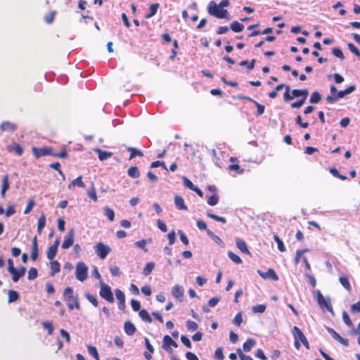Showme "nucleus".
I'll list each match as a JSON object with an SVG mask.
<instances>
[{
	"label": "nucleus",
	"instance_id": "f257e3e1",
	"mask_svg": "<svg viewBox=\"0 0 360 360\" xmlns=\"http://www.w3.org/2000/svg\"><path fill=\"white\" fill-rule=\"evenodd\" d=\"M207 12L210 15L220 19H229V13L226 9L220 7L215 1H211L207 5Z\"/></svg>",
	"mask_w": 360,
	"mask_h": 360
},
{
	"label": "nucleus",
	"instance_id": "f03ea898",
	"mask_svg": "<svg viewBox=\"0 0 360 360\" xmlns=\"http://www.w3.org/2000/svg\"><path fill=\"white\" fill-rule=\"evenodd\" d=\"M63 296L67 302V305L70 310L74 308L79 309L80 308L79 303L77 295H75L74 290L70 287H67L64 290Z\"/></svg>",
	"mask_w": 360,
	"mask_h": 360
},
{
	"label": "nucleus",
	"instance_id": "7ed1b4c3",
	"mask_svg": "<svg viewBox=\"0 0 360 360\" xmlns=\"http://www.w3.org/2000/svg\"><path fill=\"white\" fill-rule=\"evenodd\" d=\"M75 276L79 281H84L88 276V267L83 262L77 263L75 270Z\"/></svg>",
	"mask_w": 360,
	"mask_h": 360
},
{
	"label": "nucleus",
	"instance_id": "20e7f679",
	"mask_svg": "<svg viewBox=\"0 0 360 360\" xmlns=\"http://www.w3.org/2000/svg\"><path fill=\"white\" fill-rule=\"evenodd\" d=\"M95 251L100 259H105L111 251V248L101 242H98L95 246Z\"/></svg>",
	"mask_w": 360,
	"mask_h": 360
},
{
	"label": "nucleus",
	"instance_id": "39448f33",
	"mask_svg": "<svg viewBox=\"0 0 360 360\" xmlns=\"http://www.w3.org/2000/svg\"><path fill=\"white\" fill-rule=\"evenodd\" d=\"M100 296L110 303L114 302V297L112 290L108 285L102 284L100 292Z\"/></svg>",
	"mask_w": 360,
	"mask_h": 360
},
{
	"label": "nucleus",
	"instance_id": "423d86ee",
	"mask_svg": "<svg viewBox=\"0 0 360 360\" xmlns=\"http://www.w3.org/2000/svg\"><path fill=\"white\" fill-rule=\"evenodd\" d=\"M317 302L321 309H326L330 312H333V307L330 300H326L319 290L316 291Z\"/></svg>",
	"mask_w": 360,
	"mask_h": 360
},
{
	"label": "nucleus",
	"instance_id": "0eeeda50",
	"mask_svg": "<svg viewBox=\"0 0 360 360\" xmlns=\"http://www.w3.org/2000/svg\"><path fill=\"white\" fill-rule=\"evenodd\" d=\"M32 151L37 159L46 155H52V148L51 147H44V148H37L32 147Z\"/></svg>",
	"mask_w": 360,
	"mask_h": 360
},
{
	"label": "nucleus",
	"instance_id": "6e6552de",
	"mask_svg": "<svg viewBox=\"0 0 360 360\" xmlns=\"http://www.w3.org/2000/svg\"><path fill=\"white\" fill-rule=\"evenodd\" d=\"M292 333L295 339H297L298 341L302 342V343L307 349H309V344L308 342L307 338L298 327H293Z\"/></svg>",
	"mask_w": 360,
	"mask_h": 360
},
{
	"label": "nucleus",
	"instance_id": "1a4fd4ad",
	"mask_svg": "<svg viewBox=\"0 0 360 360\" xmlns=\"http://www.w3.org/2000/svg\"><path fill=\"white\" fill-rule=\"evenodd\" d=\"M75 240V231L71 229L68 231L67 235L65 236L64 240L62 243L63 249H68L71 247L74 243Z\"/></svg>",
	"mask_w": 360,
	"mask_h": 360
},
{
	"label": "nucleus",
	"instance_id": "9d476101",
	"mask_svg": "<svg viewBox=\"0 0 360 360\" xmlns=\"http://www.w3.org/2000/svg\"><path fill=\"white\" fill-rule=\"evenodd\" d=\"M171 346H173L174 347L176 348L178 347V345L175 341L172 340V338L169 335H165L163 338V349L168 352H172V350L171 349Z\"/></svg>",
	"mask_w": 360,
	"mask_h": 360
},
{
	"label": "nucleus",
	"instance_id": "9b49d317",
	"mask_svg": "<svg viewBox=\"0 0 360 360\" xmlns=\"http://www.w3.org/2000/svg\"><path fill=\"white\" fill-rule=\"evenodd\" d=\"M259 275L263 278H270L274 281L278 280V276L273 269L269 268L266 272H263L261 270H257Z\"/></svg>",
	"mask_w": 360,
	"mask_h": 360
},
{
	"label": "nucleus",
	"instance_id": "f8f14e48",
	"mask_svg": "<svg viewBox=\"0 0 360 360\" xmlns=\"http://www.w3.org/2000/svg\"><path fill=\"white\" fill-rule=\"evenodd\" d=\"M26 269L23 266L16 269L15 268L13 270L8 271L12 276V280L13 282H17L21 277H22L25 274Z\"/></svg>",
	"mask_w": 360,
	"mask_h": 360
},
{
	"label": "nucleus",
	"instance_id": "ddd939ff",
	"mask_svg": "<svg viewBox=\"0 0 360 360\" xmlns=\"http://www.w3.org/2000/svg\"><path fill=\"white\" fill-rule=\"evenodd\" d=\"M327 331L331 335V336L336 340L338 342L345 346H348L349 340L341 337L334 329L328 327Z\"/></svg>",
	"mask_w": 360,
	"mask_h": 360
},
{
	"label": "nucleus",
	"instance_id": "4468645a",
	"mask_svg": "<svg viewBox=\"0 0 360 360\" xmlns=\"http://www.w3.org/2000/svg\"><path fill=\"white\" fill-rule=\"evenodd\" d=\"M171 293L174 297L181 301L184 295V288L179 285H175L172 288Z\"/></svg>",
	"mask_w": 360,
	"mask_h": 360
},
{
	"label": "nucleus",
	"instance_id": "2eb2a0df",
	"mask_svg": "<svg viewBox=\"0 0 360 360\" xmlns=\"http://www.w3.org/2000/svg\"><path fill=\"white\" fill-rule=\"evenodd\" d=\"M0 129L1 131L12 132L17 129V125L13 122L4 121L0 124Z\"/></svg>",
	"mask_w": 360,
	"mask_h": 360
},
{
	"label": "nucleus",
	"instance_id": "dca6fc26",
	"mask_svg": "<svg viewBox=\"0 0 360 360\" xmlns=\"http://www.w3.org/2000/svg\"><path fill=\"white\" fill-rule=\"evenodd\" d=\"M38 244H37V237L35 236L32 238V251L30 255V258L32 261H35L38 257Z\"/></svg>",
	"mask_w": 360,
	"mask_h": 360
},
{
	"label": "nucleus",
	"instance_id": "f3484780",
	"mask_svg": "<svg viewBox=\"0 0 360 360\" xmlns=\"http://www.w3.org/2000/svg\"><path fill=\"white\" fill-rule=\"evenodd\" d=\"M9 177L8 174H5L2 178V184L1 188V195L3 198L6 197V192L9 189L10 184L8 181Z\"/></svg>",
	"mask_w": 360,
	"mask_h": 360
},
{
	"label": "nucleus",
	"instance_id": "a211bd4d",
	"mask_svg": "<svg viewBox=\"0 0 360 360\" xmlns=\"http://www.w3.org/2000/svg\"><path fill=\"white\" fill-rule=\"evenodd\" d=\"M75 186L84 188L85 184L82 181V176H79L75 179L72 180L68 185V189H73Z\"/></svg>",
	"mask_w": 360,
	"mask_h": 360
},
{
	"label": "nucleus",
	"instance_id": "6ab92c4d",
	"mask_svg": "<svg viewBox=\"0 0 360 360\" xmlns=\"http://www.w3.org/2000/svg\"><path fill=\"white\" fill-rule=\"evenodd\" d=\"M174 203L176 208L179 210H187L188 207L184 203V198L180 195H175Z\"/></svg>",
	"mask_w": 360,
	"mask_h": 360
},
{
	"label": "nucleus",
	"instance_id": "aec40b11",
	"mask_svg": "<svg viewBox=\"0 0 360 360\" xmlns=\"http://www.w3.org/2000/svg\"><path fill=\"white\" fill-rule=\"evenodd\" d=\"M115 292L116 298L118 301L119 308L124 307L125 303V295L124 292L120 289H116Z\"/></svg>",
	"mask_w": 360,
	"mask_h": 360
},
{
	"label": "nucleus",
	"instance_id": "412c9836",
	"mask_svg": "<svg viewBox=\"0 0 360 360\" xmlns=\"http://www.w3.org/2000/svg\"><path fill=\"white\" fill-rule=\"evenodd\" d=\"M124 332L128 335H133L135 333L136 328L135 326L131 321H127L124 323Z\"/></svg>",
	"mask_w": 360,
	"mask_h": 360
},
{
	"label": "nucleus",
	"instance_id": "4be33fe9",
	"mask_svg": "<svg viewBox=\"0 0 360 360\" xmlns=\"http://www.w3.org/2000/svg\"><path fill=\"white\" fill-rule=\"evenodd\" d=\"M340 283L341 285L345 288V290L348 292H351L352 287L349 283V278L345 275H342L339 278Z\"/></svg>",
	"mask_w": 360,
	"mask_h": 360
},
{
	"label": "nucleus",
	"instance_id": "5701e85b",
	"mask_svg": "<svg viewBox=\"0 0 360 360\" xmlns=\"http://www.w3.org/2000/svg\"><path fill=\"white\" fill-rule=\"evenodd\" d=\"M236 246L242 252L250 254V251H249L247 244L244 240H242L240 238H237L236 239Z\"/></svg>",
	"mask_w": 360,
	"mask_h": 360
},
{
	"label": "nucleus",
	"instance_id": "b1692460",
	"mask_svg": "<svg viewBox=\"0 0 360 360\" xmlns=\"http://www.w3.org/2000/svg\"><path fill=\"white\" fill-rule=\"evenodd\" d=\"M344 96H345V94H344V91L342 90V91H338L337 96H327L326 100L328 103H334L338 99L343 98Z\"/></svg>",
	"mask_w": 360,
	"mask_h": 360
},
{
	"label": "nucleus",
	"instance_id": "393cba45",
	"mask_svg": "<svg viewBox=\"0 0 360 360\" xmlns=\"http://www.w3.org/2000/svg\"><path fill=\"white\" fill-rule=\"evenodd\" d=\"M50 267H51V276H53L56 274L58 273L60 270V263L56 260H52L50 263Z\"/></svg>",
	"mask_w": 360,
	"mask_h": 360
},
{
	"label": "nucleus",
	"instance_id": "a878e982",
	"mask_svg": "<svg viewBox=\"0 0 360 360\" xmlns=\"http://www.w3.org/2000/svg\"><path fill=\"white\" fill-rule=\"evenodd\" d=\"M139 316L141 317V319L143 321L148 323H152V321H153L152 318L150 317V314H148V312L147 311L146 309H141L139 311Z\"/></svg>",
	"mask_w": 360,
	"mask_h": 360
},
{
	"label": "nucleus",
	"instance_id": "bb28decb",
	"mask_svg": "<svg viewBox=\"0 0 360 360\" xmlns=\"http://www.w3.org/2000/svg\"><path fill=\"white\" fill-rule=\"evenodd\" d=\"M308 91L307 89H294L292 91V94L294 97H302L304 98V99H307L308 96Z\"/></svg>",
	"mask_w": 360,
	"mask_h": 360
},
{
	"label": "nucleus",
	"instance_id": "cd10ccee",
	"mask_svg": "<svg viewBox=\"0 0 360 360\" xmlns=\"http://www.w3.org/2000/svg\"><path fill=\"white\" fill-rule=\"evenodd\" d=\"M256 342L252 338H249L243 345V348L245 352H250L251 349L255 345Z\"/></svg>",
	"mask_w": 360,
	"mask_h": 360
},
{
	"label": "nucleus",
	"instance_id": "c85d7f7f",
	"mask_svg": "<svg viewBox=\"0 0 360 360\" xmlns=\"http://www.w3.org/2000/svg\"><path fill=\"white\" fill-rule=\"evenodd\" d=\"M127 150L130 152L129 160L134 158L136 156L143 157V153L140 150L135 148L128 147Z\"/></svg>",
	"mask_w": 360,
	"mask_h": 360
},
{
	"label": "nucleus",
	"instance_id": "c756f323",
	"mask_svg": "<svg viewBox=\"0 0 360 360\" xmlns=\"http://www.w3.org/2000/svg\"><path fill=\"white\" fill-rule=\"evenodd\" d=\"M96 151L98 153L99 160L101 161L107 160L112 155L111 152L103 151L101 149H96Z\"/></svg>",
	"mask_w": 360,
	"mask_h": 360
},
{
	"label": "nucleus",
	"instance_id": "7c9ffc66",
	"mask_svg": "<svg viewBox=\"0 0 360 360\" xmlns=\"http://www.w3.org/2000/svg\"><path fill=\"white\" fill-rule=\"evenodd\" d=\"M230 28L235 32H240L243 30L244 25L238 21H233L231 23Z\"/></svg>",
	"mask_w": 360,
	"mask_h": 360
},
{
	"label": "nucleus",
	"instance_id": "2f4dec72",
	"mask_svg": "<svg viewBox=\"0 0 360 360\" xmlns=\"http://www.w3.org/2000/svg\"><path fill=\"white\" fill-rule=\"evenodd\" d=\"M127 174L132 178H138L140 176V172L137 167H130L127 170Z\"/></svg>",
	"mask_w": 360,
	"mask_h": 360
},
{
	"label": "nucleus",
	"instance_id": "473e14b6",
	"mask_svg": "<svg viewBox=\"0 0 360 360\" xmlns=\"http://www.w3.org/2000/svg\"><path fill=\"white\" fill-rule=\"evenodd\" d=\"M58 249L55 247V245H51L46 252V257L49 260H53V259L56 257Z\"/></svg>",
	"mask_w": 360,
	"mask_h": 360
},
{
	"label": "nucleus",
	"instance_id": "72a5a7b5",
	"mask_svg": "<svg viewBox=\"0 0 360 360\" xmlns=\"http://www.w3.org/2000/svg\"><path fill=\"white\" fill-rule=\"evenodd\" d=\"M159 6L160 4L158 3L151 4L149 7L150 12L146 15V18H150L155 15L158 11Z\"/></svg>",
	"mask_w": 360,
	"mask_h": 360
},
{
	"label": "nucleus",
	"instance_id": "f704fd0d",
	"mask_svg": "<svg viewBox=\"0 0 360 360\" xmlns=\"http://www.w3.org/2000/svg\"><path fill=\"white\" fill-rule=\"evenodd\" d=\"M46 224V217L44 214H41L37 222V231L40 234Z\"/></svg>",
	"mask_w": 360,
	"mask_h": 360
},
{
	"label": "nucleus",
	"instance_id": "c9c22d12",
	"mask_svg": "<svg viewBox=\"0 0 360 360\" xmlns=\"http://www.w3.org/2000/svg\"><path fill=\"white\" fill-rule=\"evenodd\" d=\"M207 216L209 217V218H211L217 221H219V222H221L223 224H225L226 222V219L223 217H219V216H217L214 214H212L211 212V210H208L206 213Z\"/></svg>",
	"mask_w": 360,
	"mask_h": 360
},
{
	"label": "nucleus",
	"instance_id": "e433bc0d",
	"mask_svg": "<svg viewBox=\"0 0 360 360\" xmlns=\"http://www.w3.org/2000/svg\"><path fill=\"white\" fill-rule=\"evenodd\" d=\"M196 224L199 229L206 230L207 233L209 236H214V233L211 231H210L209 229H207V224L203 220H201V219L198 220Z\"/></svg>",
	"mask_w": 360,
	"mask_h": 360
},
{
	"label": "nucleus",
	"instance_id": "4c0bfd02",
	"mask_svg": "<svg viewBox=\"0 0 360 360\" xmlns=\"http://www.w3.org/2000/svg\"><path fill=\"white\" fill-rule=\"evenodd\" d=\"M273 238L274 240L277 243L278 250L282 252H285L286 250L285 246L283 243L282 240L278 237V236L274 235Z\"/></svg>",
	"mask_w": 360,
	"mask_h": 360
},
{
	"label": "nucleus",
	"instance_id": "58836bf2",
	"mask_svg": "<svg viewBox=\"0 0 360 360\" xmlns=\"http://www.w3.org/2000/svg\"><path fill=\"white\" fill-rule=\"evenodd\" d=\"M87 349L89 352V354L91 355L96 360H101L99 357L98 352L97 351V349L94 346L88 345Z\"/></svg>",
	"mask_w": 360,
	"mask_h": 360
},
{
	"label": "nucleus",
	"instance_id": "ea45409f",
	"mask_svg": "<svg viewBox=\"0 0 360 360\" xmlns=\"http://www.w3.org/2000/svg\"><path fill=\"white\" fill-rule=\"evenodd\" d=\"M329 172L333 176L340 179L342 181H345L347 179L345 175L340 174L338 170L334 167H331Z\"/></svg>",
	"mask_w": 360,
	"mask_h": 360
},
{
	"label": "nucleus",
	"instance_id": "a19ab883",
	"mask_svg": "<svg viewBox=\"0 0 360 360\" xmlns=\"http://www.w3.org/2000/svg\"><path fill=\"white\" fill-rule=\"evenodd\" d=\"M8 302L9 303L13 302L19 299L18 293L15 290H8Z\"/></svg>",
	"mask_w": 360,
	"mask_h": 360
},
{
	"label": "nucleus",
	"instance_id": "79ce46f5",
	"mask_svg": "<svg viewBox=\"0 0 360 360\" xmlns=\"http://www.w3.org/2000/svg\"><path fill=\"white\" fill-rule=\"evenodd\" d=\"M255 62V59H252L250 62H249L248 60H242L239 63V65L246 66L249 70H251L254 68Z\"/></svg>",
	"mask_w": 360,
	"mask_h": 360
},
{
	"label": "nucleus",
	"instance_id": "37998d69",
	"mask_svg": "<svg viewBox=\"0 0 360 360\" xmlns=\"http://www.w3.org/2000/svg\"><path fill=\"white\" fill-rule=\"evenodd\" d=\"M154 268H155V264L153 262H148L143 269V275L144 276L149 275Z\"/></svg>",
	"mask_w": 360,
	"mask_h": 360
},
{
	"label": "nucleus",
	"instance_id": "c03bdc74",
	"mask_svg": "<svg viewBox=\"0 0 360 360\" xmlns=\"http://www.w3.org/2000/svg\"><path fill=\"white\" fill-rule=\"evenodd\" d=\"M228 256L231 259L232 262H233L236 264H241L243 262L241 258L234 252L231 251L228 252Z\"/></svg>",
	"mask_w": 360,
	"mask_h": 360
},
{
	"label": "nucleus",
	"instance_id": "a18cd8bd",
	"mask_svg": "<svg viewBox=\"0 0 360 360\" xmlns=\"http://www.w3.org/2000/svg\"><path fill=\"white\" fill-rule=\"evenodd\" d=\"M219 202V196L217 193H213L207 199V204L211 206L216 205Z\"/></svg>",
	"mask_w": 360,
	"mask_h": 360
},
{
	"label": "nucleus",
	"instance_id": "49530a36",
	"mask_svg": "<svg viewBox=\"0 0 360 360\" xmlns=\"http://www.w3.org/2000/svg\"><path fill=\"white\" fill-rule=\"evenodd\" d=\"M229 170L235 171L236 174H240L244 172V169H241L240 165L238 164H231L228 167Z\"/></svg>",
	"mask_w": 360,
	"mask_h": 360
},
{
	"label": "nucleus",
	"instance_id": "de8ad7c7",
	"mask_svg": "<svg viewBox=\"0 0 360 360\" xmlns=\"http://www.w3.org/2000/svg\"><path fill=\"white\" fill-rule=\"evenodd\" d=\"M321 94L318 91H314L311 95L309 101L311 103H317L321 101Z\"/></svg>",
	"mask_w": 360,
	"mask_h": 360
},
{
	"label": "nucleus",
	"instance_id": "09e8293b",
	"mask_svg": "<svg viewBox=\"0 0 360 360\" xmlns=\"http://www.w3.org/2000/svg\"><path fill=\"white\" fill-rule=\"evenodd\" d=\"M85 297L88 300V301L90 302L94 307H97L98 306V302L97 300L96 297L89 293H86L85 295Z\"/></svg>",
	"mask_w": 360,
	"mask_h": 360
},
{
	"label": "nucleus",
	"instance_id": "8fccbe9b",
	"mask_svg": "<svg viewBox=\"0 0 360 360\" xmlns=\"http://www.w3.org/2000/svg\"><path fill=\"white\" fill-rule=\"evenodd\" d=\"M342 319L345 322V323L349 328H353L354 325L349 316V315L347 314V313L346 311H343L342 312Z\"/></svg>",
	"mask_w": 360,
	"mask_h": 360
},
{
	"label": "nucleus",
	"instance_id": "3c124183",
	"mask_svg": "<svg viewBox=\"0 0 360 360\" xmlns=\"http://www.w3.org/2000/svg\"><path fill=\"white\" fill-rule=\"evenodd\" d=\"M186 328L190 331H194L198 329V325L193 321H187L186 323Z\"/></svg>",
	"mask_w": 360,
	"mask_h": 360
},
{
	"label": "nucleus",
	"instance_id": "603ef678",
	"mask_svg": "<svg viewBox=\"0 0 360 360\" xmlns=\"http://www.w3.org/2000/svg\"><path fill=\"white\" fill-rule=\"evenodd\" d=\"M38 273L37 269L32 267L28 271L27 278L33 280L37 277Z\"/></svg>",
	"mask_w": 360,
	"mask_h": 360
},
{
	"label": "nucleus",
	"instance_id": "864d4df0",
	"mask_svg": "<svg viewBox=\"0 0 360 360\" xmlns=\"http://www.w3.org/2000/svg\"><path fill=\"white\" fill-rule=\"evenodd\" d=\"M252 103L257 106V116L262 115L264 112L265 106L264 105L259 103L255 100L252 101Z\"/></svg>",
	"mask_w": 360,
	"mask_h": 360
},
{
	"label": "nucleus",
	"instance_id": "5fc2aeb1",
	"mask_svg": "<svg viewBox=\"0 0 360 360\" xmlns=\"http://www.w3.org/2000/svg\"><path fill=\"white\" fill-rule=\"evenodd\" d=\"M56 14V11H51L49 13L46 14L44 16V20L46 21V22H47L48 24H51L53 21Z\"/></svg>",
	"mask_w": 360,
	"mask_h": 360
},
{
	"label": "nucleus",
	"instance_id": "6e6d98bb",
	"mask_svg": "<svg viewBox=\"0 0 360 360\" xmlns=\"http://www.w3.org/2000/svg\"><path fill=\"white\" fill-rule=\"evenodd\" d=\"M42 326L44 329H46L48 330V334L51 335L53 332V324L49 321H44L42 323Z\"/></svg>",
	"mask_w": 360,
	"mask_h": 360
},
{
	"label": "nucleus",
	"instance_id": "4d7b16f0",
	"mask_svg": "<svg viewBox=\"0 0 360 360\" xmlns=\"http://www.w3.org/2000/svg\"><path fill=\"white\" fill-rule=\"evenodd\" d=\"M347 46L352 53H354L359 58H360V51L352 43H349L347 44Z\"/></svg>",
	"mask_w": 360,
	"mask_h": 360
},
{
	"label": "nucleus",
	"instance_id": "13d9d810",
	"mask_svg": "<svg viewBox=\"0 0 360 360\" xmlns=\"http://www.w3.org/2000/svg\"><path fill=\"white\" fill-rule=\"evenodd\" d=\"M332 53L335 57H337L341 60H343L345 58V56H344V54H343L342 50L339 48H333L332 49Z\"/></svg>",
	"mask_w": 360,
	"mask_h": 360
},
{
	"label": "nucleus",
	"instance_id": "bf43d9fd",
	"mask_svg": "<svg viewBox=\"0 0 360 360\" xmlns=\"http://www.w3.org/2000/svg\"><path fill=\"white\" fill-rule=\"evenodd\" d=\"M158 167H162L163 169H165V170L167 171V166H166L165 162H163V161L157 160V161L153 162L150 164L151 168H156Z\"/></svg>",
	"mask_w": 360,
	"mask_h": 360
},
{
	"label": "nucleus",
	"instance_id": "052dcab7",
	"mask_svg": "<svg viewBox=\"0 0 360 360\" xmlns=\"http://www.w3.org/2000/svg\"><path fill=\"white\" fill-rule=\"evenodd\" d=\"M265 304H258L252 307V311L255 313H263L266 310Z\"/></svg>",
	"mask_w": 360,
	"mask_h": 360
},
{
	"label": "nucleus",
	"instance_id": "680f3d73",
	"mask_svg": "<svg viewBox=\"0 0 360 360\" xmlns=\"http://www.w3.org/2000/svg\"><path fill=\"white\" fill-rule=\"evenodd\" d=\"M283 98L285 101H288L294 98L293 95L290 94V86L288 85L285 86V91L283 94Z\"/></svg>",
	"mask_w": 360,
	"mask_h": 360
},
{
	"label": "nucleus",
	"instance_id": "e2e57ef3",
	"mask_svg": "<svg viewBox=\"0 0 360 360\" xmlns=\"http://www.w3.org/2000/svg\"><path fill=\"white\" fill-rule=\"evenodd\" d=\"M34 205V199L31 198L28 200L27 204L26 205V207L24 210V214H28L32 209L33 208Z\"/></svg>",
	"mask_w": 360,
	"mask_h": 360
},
{
	"label": "nucleus",
	"instance_id": "0e129e2a",
	"mask_svg": "<svg viewBox=\"0 0 360 360\" xmlns=\"http://www.w3.org/2000/svg\"><path fill=\"white\" fill-rule=\"evenodd\" d=\"M183 181L184 186L191 189V191H193L196 187L195 186H194L192 181L186 176H184Z\"/></svg>",
	"mask_w": 360,
	"mask_h": 360
},
{
	"label": "nucleus",
	"instance_id": "69168bd1",
	"mask_svg": "<svg viewBox=\"0 0 360 360\" xmlns=\"http://www.w3.org/2000/svg\"><path fill=\"white\" fill-rule=\"evenodd\" d=\"M105 215L107 216V217L108 218V219L110 221H113L114 220V218H115V213L113 212V210L110 208H105Z\"/></svg>",
	"mask_w": 360,
	"mask_h": 360
},
{
	"label": "nucleus",
	"instance_id": "338daca9",
	"mask_svg": "<svg viewBox=\"0 0 360 360\" xmlns=\"http://www.w3.org/2000/svg\"><path fill=\"white\" fill-rule=\"evenodd\" d=\"M214 356L218 360H224L223 349L221 347H218L214 352Z\"/></svg>",
	"mask_w": 360,
	"mask_h": 360
},
{
	"label": "nucleus",
	"instance_id": "774afa93",
	"mask_svg": "<svg viewBox=\"0 0 360 360\" xmlns=\"http://www.w3.org/2000/svg\"><path fill=\"white\" fill-rule=\"evenodd\" d=\"M351 311L352 313H360V301L351 305Z\"/></svg>",
	"mask_w": 360,
	"mask_h": 360
}]
</instances>
